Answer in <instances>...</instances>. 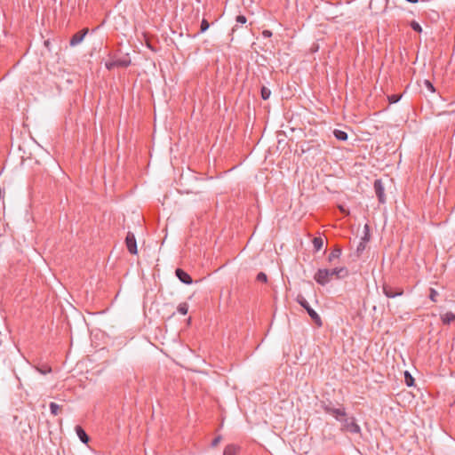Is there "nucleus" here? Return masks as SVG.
Wrapping results in <instances>:
<instances>
[{
	"mask_svg": "<svg viewBox=\"0 0 455 455\" xmlns=\"http://www.w3.org/2000/svg\"><path fill=\"white\" fill-rule=\"evenodd\" d=\"M348 270L347 268L341 267H334L332 269H327V268H320L317 270V272L314 275L315 281L321 284L325 285L331 280L335 276L336 278H344L347 276Z\"/></svg>",
	"mask_w": 455,
	"mask_h": 455,
	"instance_id": "f257e3e1",
	"label": "nucleus"
},
{
	"mask_svg": "<svg viewBox=\"0 0 455 455\" xmlns=\"http://www.w3.org/2000/svg\"><path fill=\"white\" fill-rule=\"evenodd\" d=\"M296 301L307 312L308 315L315 323L317 327L323 326V321L320 315L309 306L307 299L304 298L302 294H298L296 297Z\"/></svg>",
	"mask_w": 455,
	"mask_h": 455,
	"instance_id": "f03ea898",
	"label": "nucleus"
},
{
	"mask_svg": "<svg viewBox=\"0 0 455 455\" xmlns=\"http://www.w3.org/2000/svg\"><path fill=\"white\" fill-rule=\"evenodd\" d=\"M322 408L323 410V411L327 414H330L331 415L332 417H334L338 421H343V419L345 417H347V412L345 411V408L344 407H341V408H333L331 406V403H324L323 402L322 403Z\"/></svg>",
	"mask_w": 455,
	"mask_h": 455,
	"instance_id": "7ed1b4c3",
	"label": "nucleus"
},
{
	"mask_svg": "<svg viewBox=\"0 0 455 455\" xmlns=\"http://www.w3.org/2000/svg\"><path fill=\"white\" fill-rule=\"evenodd\" d=\"M342 423L341 425V431L349 432L352 434H360L361 433V427L356 423V420L354 417L347 418L345 417L343 419V421H340Z\"/></svg>",
	"mask_w": 455,
	"mask_h": 455,
	"instance_id": "20e7f679",
	"label": "nucleus"
},
{
	"mask_svg": "<svg viewBox=\"0 0 455 455\" xmlns=\"http://www.w3.org/2000/svg\"><path fill=\"white\" fill-rule=\"evenodd\" d=\"M383 293L387 298H395L403 294V289L401 287H393L388 283H383L382 285Z\"/></svg>",
	"mask_w": 455,
	"mask_h": 455,
	"instance_id": "39448f33",
	"label": "nucleus"
},
{
	"mask_svg": "<svg viewBox=\"0 0 455 455\" xmlns=\"http://www.w3.org/2000/svg\"><path fill=\"white\" fill-rule=\"evenodd\" d=\"M125 244L131 254H137V243L133 233L128 232L125 237Z\"/></svg>",
	"mask_w": 455,
	"mask_h": 455,
	"instance_id": "423d86ee",
	"label": "nucleus"
},
{
	"mask_svg": "<svg viewBox=\"0 0 455 455\" xmlns=\"http://www.w3.org/2000/svg\"><path fill=\"white\" fill-rule=\"evenodd\" d=\"M374 190L376 193V196L378 197V200L380 204H385L386 202V196H385V189L383 183L380 180H376L374 181Z\"/></svg>",
	"mask_w": 455,
	"mask_h": 455,
	"instance_id": "0eeeda50",
	"label": "nucleus"
},
{
	"mask_svg": "<svg viewBox=\"0 0 455 455\" xmlns=\"http://www.w3.org/2000/svg\"><path fill=\"white\" fill-rule=\"evenodd\" d=\"M88 32L89 29L87 28L76 32L69 41L70 46H76L80 44L84 40V36L88 34Z\"/></svg>",
	"mask_w": 455,
	"mask_h": 455,
	"instance_id": "6e6552de",
	"label": "nucleus"
},
{
	"mask_svg": "<svg viewBox=\"0 0 455 455\" xmlns=\"http://www.w3.org/2000/svg\"><path fill=\"white\" fill-rule=\"evenodd\" d=\"M176 276L179 278L180 282L186 284H191L193 283L192 277L183 269L177 268L175 270Z\"/></svg>",
	"mask_w": 455,
	"mask_h": 455,
	"instance_id": "1a4fd4ad",
	"label": "nucleus"
},
{
	"mask_svg": "<svg viewBox=\"0 0 455 455\" xmlns=\"http://www.w3.org/2000/svg\"><path fill=\"white\" fill-rule=\"evenodd\" d=\"M341 248L339 245H336L328 256V261L332 263L334 260L339 259L341 255Z\"/></svg>",
	"mask_w": 455,
	"mask_h": 455,
	"instance_id": "9d476101",
	"label": "nucleus"
},
{
	"mask_svg": "<svg viewBox=\"0 0 455 455\" xmlns=\"http://www.w3.org/2000/svg\"><path fill=\"white\" fill-rule=\"evenodd\" d=\"M76 432L77 436L79 437L80 441L83 443L86 444V443H89L90 438H89L88 435L86 434V432L84 430V428L81 426H76Z\"/></svg>",
	"mask_w": 455,
	"mask_h": 455,
	"instance_id": "9b49d317",
	"label": "nucleus"
},
{
	"mask_svg": "<svg viewBox=\"0 0 455 455\" xmlns=\"http://www.w3.org/2000/svg\"><path fill=\"white\" fill-rule=\"evenodd\" d=\"M240 446L235 444H228L225 447L223 455H236L240 451Z\"/></svg>",
	"mask_w": 455,
	"mask_h": 455,
	"instance_id": "f8f14e48",
	"label": "nucleus"
},
{
	"mask_svg": "<svg viewBox=\"0 0 455 455\" xmlns=\"http://www.w3.org/2000/svg\"><path fill=\"white\" fill-rule=\"evenodd\" d=\"M443 324H450L455 321V315L452 312H447L441 316Z\"/></svg>",
	"mask_w": 455,
	"mask_h": 455,
	"instance_id": "ddd939ff",
	"label": "nucleus"
},
{
	"mask_svg": "<svg viewBox=\"0 0 455 455\" xmlns=\"http://www.w3.org/2000/svg\"><path fill=\"white\" fill-rule=\"evenodd\" d=\"M333 134L335 138L339 140L345 141L347 140V133L341 130H334Z\"/></svg>",
	"mask_w": 455,
	"mask_h": 455,
	"instance_id": "4468645a",
	"label": "nucleus"
},
{
	"mask_svg": "<svg viewBox=\"0 0 455 455\" xmlns=\"http://www.w3.org/2000/svg\"><path fill=\"white\" fill-rule=\"evenodd\" d=\"M368 236L365 235V236L363 238V240L359 243L356 248L357 255L360 256V254L365 250L366 242L368 241Z\"/></svg>",
	"mask_w": 455,
	"mask_h": 455,
	"instance_id": "2eb2a0df",
	"label": "nucleus"
},
{
	"mask_svg": "<svg viewBox=\"0 0 455 455\" xmlns=\"http://www.w3.org/2000/svg\"><path fill=\"white\" fill-rule=\"evenodd\" d=\"M313 245L315 251H320L323 245V240L322 237H314Z\"/></svg>",
	"mask_w": 455,
	"mask_h": 455,
	"instance_id": "dca6fc26",
	"label": "nucleus"
},
{
	"mask_svg": "<svg viewBox=\"0 0 455 455\" xmlns=\"http://www.w3.org/2000/svg\"><path fill=\"white\" fill-rule=\"evenodd\" d=\"M49 406H50L51 413L54 416L58 415L60 413V411H61V407L53 402L50 403Z\"/></svg>",
	"mask_w": 455,
	"mask_h": 455,
	"instance_id": "f3484780",
	"label": "nucleus"
},
{
	"mask_svg": "<svg viewBox=\"0 0 455 455\" xmlns=\"http://www.w3.org/2000/svg\"><path fill=\"white\" fill-rule=\"evenodd\" d=\"M260 94H261V98L264 100H267L270 97L271 91L268 88H267L266 86H262L261 90H260Z\"/></svg>",
	"mask_w": 455,
	"mask_h": 455,
	"instance_id": "a211bd4d",
	"label": "nucleus"
},
{
	"mask_svg": "<svg viewBox=\"0 0 455 455\" xmlns=\"http://www.w3.org/2000/svg\"><path fill=\"white\" fill-rule=\"evenodd\" d=\"M178 312H180L181 315H187L188 311V304L186 302H182L179 304L178 306Z\"/></svg>",
	"mask_w": 455,
	"mask_h": 455,
	"instance_id": "6ab92c4d",
	"label": "nucleus"
},
{
	"mask_svg": "<svg viewBox=\"0 0 455 455\" xmlns=\"http://www.w3.org/2000/svg\"><path fill=\"white\" fill-rule=\"evenodd\" d=\"M404 377H405V383L408 387H411L414 385V379L408 371L404 372Z\"/></svg>",
	"mask_w": 455,
	"mask_h": 455,
	"instance_id": "aec40b11",
	"label": "nucleus"
},
{
	"mask_svg": "<svg viewBox=\"0 0 455 455\" xmlns=\"http://www.w3.org/2000/svg\"><path fill=\"white\" fill-rule=\"evenodd\" d=\"M402 98L401 94H392L388 96V101L390 104L398 102Z\"/></svg>",
	"mask_w": 455,
	"mask_h": 455,
	"instance_id": "412c9836",
	"label": "nucleus"
},
{
	"mask_svg": "<svg viewBox=\"0 0 455 455\" xmlns=\"http://www.w3.org/2000/svg\"><path fill=\"white\" fill-rule=\"evenodd\" d=\"M37 371L42 374H47L52 371V368L49 365H43L42 367H37Z\"/></svg>",
	"mask_w": 455,
	"mask_h": 455,
	"instance_id": "4be33fe9",
	"label": "nucleus"
},
{
	"mask_svg": "<svg viewBox=\"0 0 455 455\" xmlns=\"http://www.w3.org/2000/svg\"><path fill=\"white\" fill-rule=\"evenodd\" d=\"M438 295V292L434 288L429 289V299L432 301L435 302L437 300Z\"/></svg>",
	"mask_w": 455,
	"mask_h": 455,
	"instance_id": "5701e85b",
	"label": "nucleus"
},
{
	"mask_svg": "<svg viewBox=\"0 0 455 455\" xmlns=\"http://www.w3.org/2000/svg\"><path fill=\"white\" fill-rule=\"evenodd\" d=\"M209 27H210V24L207 21V20L203 19V20L201 22V26H200V33L205 32L209 28Z\"/></svg>",
	"mask_w": 455,
	"mask_h": 455,
	"instance_id": "b1692460",
	"label": "nucleus"
},
{
	"mask_svg": "<svg viewBox=\"0 0 455 455\" xmlns=\"http://www.w3.org/2000/svg\"><path fill=\"white\" fill-rule=\"evenodd\" d=\"M411 28L414 31H416V32H418V33H421V32H422V28H421V26H420L417 21H415V20H412V21L411 22Z\"/></svg>",
	"mask_w": 455,
	"mask_h": 455,
	"instance_id": "393cba45",
	"label": "nucleus"
},
{
	"mask_svg": "<svg viewBox=\"0 0 455 455\" xmlns=\"http://www.w3.org/2000/svg\"><path fill=\"white\" fill-rule=\"evenodd\" d=\"M257 281L259 282H262V283H266L267 281V276L265 273L263 272H259L258 275H257Z\"/></svg>",
	"mask_w": 455,
	"mask_h": 455,
	"instance_id": "a878e982",
	"label": "nucleus"
},
{
	"mask_svg": "<svg viewBox=\"0 0 455 455\" xmlns=\"http://www.w3.org/2000/svg\"><path fill=\"white\" fill-rule=\"evenodd\" d=\"M424 84L431 92H435V88L434 87L433 84L429 80H425Z\"/></svg>",
	"mask_w": 455,
	"mask_h": 455,
	"instance_id": "bb28decb",
	"label": "nucleus"
},
{
	"mask_svg": "<svg viewBox=\"0 0 455 455\" xmlns=\"http://www.w3.org/2000/svg\"><path fill=\"white\" fill-rule=\"evenodd\" d=\"M115 65L126 66L127 64L125 62H110L107 63L106 67L108 69H111Z\"/></svg>",
	"mask_w": 455,
	"mask_h": 455,
	"instance_id": "cd10ccee",
	"label": "nucleus"
},
{
	"mask_svg": "<svg viewBox=\"0 0 455 455\" xmlns=\"http://www.w3.org/2000/svg\"><path fill=\"white\" fill-rule=\"evenodd\" d=\"M236 21H237L238 23L244 24V23H246L247 19H246V17H245V16H243V15H238V16L236 17Z\"/></svg>",
	"mask_w": 455,
	"mask_h": 455,
	"instance_id": "c85d7f7f",
	"label": "nucleus"
},
{
	"mask_svg": "<svg viewBox=\"0 0 455 455\" xmlns=\"http://www.w3.org/2000/svg\"><path fill=\"white\" fill-rule=\"evenodd\" d=\"M220 440H221V436H220V435H219V436H216V437L212 440V447H216V446L220 443Z\"/></svg>",
	"mask_w": 455,
	"mask_h": 455,
	"instance_id": "c756f323",
	"label": "nucleus"
},
{
	"mask_svg": "<svg viewBox=\"0 0 455 455\" xmlns=\"http://www.w3.org/2000/svg\"><path fill=\"white\" fill-rule=\"evenodd\" d=\"M263 35H264L265 36H271V32H270V31H268V30H265V31L263 32Z\"/></svg>",
	"mask_w": 455,
	"mask_h": 455,
	"instance_id": "7c9ffc66",
	"label": "nucleus"
},
{
	"mask_svg": "<svg viewBox=\"0 0 455 455\" xmlns=\"http://www.w3.org/2000/svg\"><path fill=\"white\" fill-rule=\"evenodd\" d=\"M409 3L416 4L419 0H406Z\"/></svg>",
	"mask_w": 455,
	"mask_h": 455,
	"instance_id": "2f4dec72",
	"label": "nucleus"
},
{
	"mask_svg": "<svg viewBox=\"0 0 455 455\" xmlns=\"http://www.w3.org/2000/svg\"><path fill=\"white\" fill-rule=\"evenodd\" d=\"M44 44H45L46 47H49L50 46V42L49 41H45Z\"/></svg>",
	"mask_w": 455,
	"mask_h": 455,
	"instance_id": "473e14b6",
	"label": "nucleus"
}]
</instances>
